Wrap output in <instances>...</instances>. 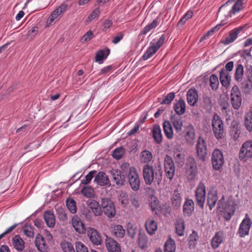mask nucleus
Returning <instances> with one entry per match:
<instances>
[{"mask_svg": "<svg viewBox=\"0 0 252 252\" xmlns=\"http://www.w3.org/2000/svg\"><path fill=\"white\" fill-rule=\"evenodd\" d=\"M143 176L146 185H150L153 183L159 184L162 180V170L160 164L154 167L146 164L143 167Z\"/></svg>", "mask_w": 252, "mask_h": 252, "instance_id": "1", "label": "nucleus"}, {"mask_svg": "<svg viewBox=\"0 0 252 252\" xmlns=\"http://www.w3.org/2000/svg\"><path fill=\"white\" fill-rule=\"evenodd\" d=\"M184 170L188 181L195 180L198 174V168L197 161L194 157L189 156L187 158Z\"/></svg>", "mask_w": 252, "mask_h": 252, "instance_id": "2", "label": "nucleus"}, {"mask_svg": "<svg viewBox=\"0 0 252 252\" xmlns=\"http://www.w3.org/2000/svg\"><path fill=\"white\" fill-rule=\"evenodd\" d=\"M212 130L215 138L219 140L224 137V127L222 120L217 113H215L212 119Z\"/></svg>", "mask_w": 252, "mask_h": 252, "instance_id": "3", "label": "nucleus"}, {"mask_svg": "<svg viewBox=\"0 0 252 252\" xmlns=\"http://www.w3.org/2000/svg\"><path fill=\"white\" fill-rule=\"evenodd\" d=\"M166 37V34L163 33L157 41L155 40H152L150 42V46L142 56V59L143 60H147L152 57L163 44Z\"/></svg>", "mask_w": 252, "mask_h": 252, "instance_id": "4", "label": "nucleus"}, {"mask_svg": "<svg viewBox=\"0 0 252 252\" xmlns=\"http://www.w3.org/2000/svg\"><path fill=\"white\" fill-rule=\"evenodd\" d=\"M102 213L108 218H114L116 214V209L115 205L113 201L109 198H101L100 201Z\"/></svg>", "mask_w": 252, "mask_h": 252, "instance_id": "5", "label": "nucleus"}, {"mask_svg": "<svg viewBox=\"0 0 252 252\" xmlns=\"http://www.w3.org/2000/svg\"><path fill=\"white\" fill-rule=\"evenodd\" d=\"M243 1L244 0H237L236 1H235V0H228L219 8V12L223 9L228 10L227 7L229 5L234 3L230 9L229 10L228 14L225 15V17L227 18L231 17L233 14H235V13L239 12L240 10L242 9Z\"/></svg>", "mask_w": 252, "mask_h": 252, "instance_id": "6", "label": "nucleus"}, {"mask_svg": "<svg viewBox=\"0 0 252 252\" xmlns=\"http://www.w3.org/2000/svg\"><path fill=\"white\" fill-rule=\"evenodd\" d=\"M230 102L232 107L238 110L242 103V95L239 87L234 85L230 91Z\"/></svg>", "mask_w": 252, "mask_h": 252, "instance_id": "7", "label": "nucleus"}, {"mask_svg": "<svg viewBox=\"0 0 252 252\" xmlns=\"http://www.w3.org/2000/svg\"><path fill=\"white\" fill-rule=\"evenodd\" d=\"M211 162L213 168L217 171L220 170L224 164V158L222 152L216 148L212 152Z\"/></svg>", "mask_w": 252, "mask_h": 252, "instance_id": "8", "label": "nucleus"}, {"mask_svg": "<svg viewBox=\"0 0 252 252\" xmlns=\"http://www.w3.org/2000/svg\"><path fill=\"white\" fill-rule=\"evenodd\" d=\"M127 179L129 184L134 191L139 190L140 186V179L137 170L134 166H131L128 172Z\"/></svg>", "mask_w": 252, "mask_h": 252, "instance_id": "9", "label": "nucleus"}, {"mask_svg": "<svg viewBox=\"0 0 252 252\" xmlns=\"http://www.w3.org/2000/svg\"><path fill=\"white\" fill-rule=\"evenodd\" d=\"M164 170L166 177L171 181L175 174V166L173 158L168 155L164 158Z\"/></svg>", "mask_w": 252, "mask_h": 252, "instance_id": "10", "label": "nucleus"}, {"mask_svg": "<svg viewBox=\"0 0 252 252\" xmlns=\"http://www.w3.org/2000/svg\"><path fill=\"white\" fill-rule=\"evenodd\" d=\"M196 157L201 161L205 162L206 160L207 153V145L203 138L199 136L197 139V144L195 146Z\"/></svg>", "mask_w": 252, "mask_h": 252, "instance_id": "11", "label": "nucleus"}, {"mask_svg": "<svg viewBox=\"0 0 252 252\" xmlns=\"http://www.w3.org/2000/svg\"><path fill=\"white\" fill-rule=\"evenodd\" d=\"M196 204L202 209L204 208L206 197V187L204 183L200 182L195 192Z\"/></svg>", "mask_w": 252, "mask_h": 252, "instance_id": "12", "label": "nucleus"}, {"mask_svg": "<svg viewBox=\"0 0 252 252\" xmlns=\"http://www.w3.org/2000/svg\"><path fill=\"white\" fill-rule=\"evenodd\" d=\"M239 157L242 160L246 161L252 158V140L245 142L240 148Z\"/></svg>", "mask_w": 252, "mask_h": 252, "instance_id": "13", "label": "nucleus"}, {"mask_svg": "<svg viewBox=\"0 0 252 252\" xmlns=\"http://www.w3.org/2000/svg\"><path fill=\"white\" fill-rule=\"evenodd\" d=\"M252 222L248 214H245V218L241 222L237 233L240 237H244L249 234Z\"/></svg>", "mask_w": 252, "mask_h": 252, "instance_id": "14", "label": "nucleus"}, {"mask_svg": "<svg viewBox=\"0 0 252 252\" xmlns=\"http://www.w3.org/2000/svg\"><path fill=\"white\" fill-rule=\"evenodd\" d=\"M111 174L113 182L117 186L122 187L125 185L126 175L122 171L118 169H113L111 171Z\"/></svg>", "mask_w": 252, "mask_h": 252, "instance_id": "15", "label": "nucleus"}, {"mask_svg": "<svg viewBox=\"0 0 252 252\" xmlns=\"http://www.w3.org/2000/svg\"><path fill=\"white\" fill-rule=\"evenodd\" d=\"M243 28L239 27L231 30L228 35L224 39L220 40V43L227 45L233 42L238 37L239 34L242 31Z\"/></svg>", "mask_w": 252, "mask_h": 252, "instance_id": "16", "label": "nucleus"}, {"mask_svg": "<svg viewBox=\"0 0 252 252\" xmlns=\"http://www.w3.org/2000/svg\"><path fill=\"white\" fill-rule=\"evenodd\" d=\"M87 234L90 240L94 245L98 246L101 244L102 242L101 237L96 229L89 227L88 229Z\"/></svg>", "mask_w": 252, "mask_h": 252, "instance_id": "17", "label": "nucleus"}, {"mask_svg": "<svg viewBox=\"0 0 252 252\" xmlns=\"http://www.w3.org/2000/svg\"><path fill=\"white\" fill-rule=\"evenodd\" d=\"M218 200V191L216 189H212L208 191L207 194V205L211 211L216 206Z\"/></svg>", "mask_w": 252, "mask_h": 252, "instance_id": "18", "label": "nucleus"}, {"mask_svg": "<svg viewBox=\"0 0 252 252\" xmlns=\"http://www.w3.org/2000/svg\"><path fill=\"white\" fill-rule=\"evenodd\" d=\"M105 246L108 252H121L120 244L112 237H107Z\"/></svg>", "mask_w": 252, "mask_h": 252, "instance_id": "19", "label": "nucleus"}, {"mask_svg": "<svg viewBox=\"0 0 252 252\" xmlns=\"http://www.w3.org/2000/svg\"><path fill=\"white\" fill-rule=\"evenodd\" d=\"M149 202L151 210L155 215H158L161 213V208L159 202L156 196L154 195H150Z\"/></svg>", "mask_w": 252, "mask_h": 252, "instance_id": "20", "label": "nucleus"}, {"mask_svg": "<svg viewBox=\"0 0 252 252\" xmlns=\"http://www.w3.org/2000/svg\"><path fill=\"white\" fill-rule=\"evenodd\" d=\"M94 182L99 186H105L110 185V182L108 176L102 171H99L95 175Z\"/></svg>", "mask_w": 252, "mask_h": 252, "instance_id": "21", "label": "nucleus"}, {"mask_svg": "<svg viewBox=\"0 0 252 252\" xmlns=\"http://www.w3.org/2000/svg\"><path fill=\"white\" fill-rule=\"evenodd\" d=\"M87 204L92 213L96 217L102 215L101 205L98 202L94 199H91L87 202Z\"/></svg>", "mask_w": 252, "mask_h": 252, "instance_id": "22", "label": "nucleus"}, {"mask_svg": "<svg viewBox=\"0 0 252 252\" xmlns=\"http://www.w3.org/2000/svg\"><path fill=\"white\" fill-rule=\"evenodd\" d=\"M72 225L76 232L80 234H85L86 232V227L82 221L77 216H74L72 218Z\"/></svg>", "mask_w": 252, "mask_h": 252, "instance_id": "23", "label": "nucleus"}, {"mask_svg": "<svg viewBox=\"0 0 252 252\" xmlns=\"http://www.w3.org/2000/svg\"><path fill=\"white\" fill-rule=\"evenodd\" d=\"M170 121L176 133L181 135L182 131L183 122L181 116L174 115L170 116Z\"/></svg>", "mask_w": 252, "mask_h": 252, "instance_id": "24", "label": "nucleus"}, {"mask_svg": "<svg viewBox=\"0 0 252 252\" xmlns=\"http://www.w3.org/2000/svg\"><path fill=\"white\" fill-rule=\"evenodd\" d=\"M224 240V234L223 231H219L216 232L211 240V247L213 249L218 248Z\"/></svg>", "mask_w": 252, "mask_h": 252, "instance_id": "25", "label": "nucleus"}, {"mask_svg": "<svg viewBox=\"0 0 252 252\" xmlns=\"http://www.w3.org/2000/svg\"><path fill=\"white\" fill-rule=\"evenodd\" d=\"M198 99V93L194 88L189 89L187 93V100L188 104L194 106Z\"/></svg>", "mask_w": 252, "mask_h": 252, "instance_id": "26", "label": "nucleus"}, {"mask_svg": "<svg viewBox=\"0 0 252 252\" xmlns=\"http://www.w3.org/2000/svg\"><path fill=\"white\" fill-rule=\"evenodd\" d=\"M194 210V203L191 199H187L183 205V212L185 216L190 217Z\"/></svg>", "mask_w": 252, "mask_h": 252, "instance_id": "27", "label": "nucleus"}, {"mask_svg": "<svg viewBox=\"0 0 252 252\" xmlns=\"http://www.w3.org/2000/svg\"><path fill=\"white\" fill-rule=\"evenodd\" d=\"M173 157L175 161L179 167H182L185 163V154L184 152L178 149L173 151Z\"/></svg>", "mask_w": 252, "mask_h": 252, "instance_id": "28", "label": "nucleus"}, {"mask_svg": "<svg viewBox=\"0 0 252 252\" xmlns=\"http://www.w3.org/2000/svg\"><path fill=\"white\" fill-rule=\"evenodd\" d=\"M230 134L232 138L237 140L241 133L240 123L237 121H233L230 127Z\"/></svg>", "mask_w": 252, "mask_h": 252, "instance_id": "29", "label": "nucleus"}, {"mask_svg": "<svg viewBox=\"0 0 252 252\" xmlns=\"http://www.w3.org/2000/svg\"><path fill=\"white\" fill-rule=\"evenodd\" d=\"M220 80L221 85L225 88H227L230 83L231 77L228 72L222 68L220 73Z\"/></svg>", "mask_w": 252, "mask_h": 252, "instance_id": "30", "label": "nucleus"}, {"mask_svg": "<svg viewBox=\"0 0 252 252\" xmlns=\"http://www.w3.org/2000/svg\"><path fill=\"white\" fill-rule=\"evenodd\" d=\"M43 218L48 227L53 228L55 226V217L53 211L50 210L45 211Z\"/></svg>", "mask_w": 252, "mask_h": 252, "instance_id": "31", "label": "nucleus"}, {"mask_svg": "<svg viewBox=\"0 0 252 252\" xmlns=\"http://www.w3.org/2000/svg\"><path fill=\"white\" fill-rule=\"evenodd\" d=\"M176 233L178 236H183L185 231V224L184 220L182 218H178L175 222Z\"/></svg>", "mask_w": 252, "mask_h": 252, "instance_id": "32", "label": "nucleus"}, {"mask_svg": "<svg viewBox=\"0 0 252 252\" xmlns=\"http://www.w3.org/2000/svg\"><path fill=\"white\" fill-rule=\"evenodd\" d=\"M12 246L18 252H22L25 249V242L19 235H16L12 238Z\"/></svg>", "mask_w": 252, "mask_h": 252, "instance_id": "33", "label": "nucleus"}, {"mask_svg": "<svg viewBox=\"0 0 252 252\" xmlns=\"http://www.w3.org/2000/svg\"><path fill=\"white\" fill-rule=\"evenodd\" d=\"M152 133L155 142L158 144H160L162 141V136L159 125H155L153 126Z\"/></svg>", "mask_w": 252, "mask_h": 252, "instance_id": "34", "label": "nucleus"}, {"mask_svg": "<svg viewBox=\"0 0 252 252\" xmlns=\"http://www.w3.org/2000/svg\"><path fill=\"white\" fill-rule=\"evenodd\" d=\"M145 226L147 233L150 235L155 234L158 229V223L152 218H149L146 220Z\"/></svg>", "mask_w": 252, "mask_h": 252, "instance_id": "35", "label": "nucleus"}, {"mask_svg": "<svg viewBox=\"0 0 252 252\" xmlns=\"http://www.w3.org/2000/svg\"><path fill=\"white\" fill-rule=\"evenodd\" d=\"M186 105L184 100L181 98L179 101L174 103L173 108L176 113L179 116L183 115L186 112Z\"/></svg>", "mask_w": 252, "mask_h": 252, "instance_id": "36", "label": "nucleus"}, {"mask_svg": "<svg viewBox=\"0 0 252 252\" xmlns=\"http://www.w3.org/2000/svg\"><path fill=\"white\" fill-rule=\"evenodd\" d=\"M244 67L241 63H238L236 65L235 73L234 74V79L235 81L238 83L242 82L244 78Z\"/></svg>", "mask_w": 252, "mask_h": 252, "instance_id": "37", "label": "nucleus"}, {"mask_svg": "<svg viewBox=\"0 0 252 252\" xmlns=\"http://www.w3.org/2000/svg\"><path fill=\"white\" fill-rule=\"evenodd\" d=\"M110 50L109 48H106L105 49L99 50L95 54V61L99 63H102V61L107 58L110 54Z\"/></svg>", "mask_w": 252, "mask_h": 252, "instance_id": "38", "label": "nucleus"}, {"mask_svg": "<svg viewBox=\"0 0 252 252\" xmlns=\"http://www.w3.org/2000/svg\"><path fill=\"white\" fill-rule=\"evenodd\" d=\"M35 244L38 250L40 252H48V247L45 244L44 238L41 236L36 238Z\"/></svg>", "mask_w": 252, "mask_h": 252, "instance_id": "39", "label": "nucleus"}, {"mask_svg": "<svg viewBox=\"0 0 252 252\" xmlns=\"http://www.w3.org/2000/svg\"><path fill=\"white\" fill-rule=\"evenodd\" d=\"M171 199L172 205L174 208L178 209L180 207L182 197L178 189H175L174 191Z\"/></svg>", "mask_w": 252, "mask_h": 252, "instance_id": "40", "label": "nucleus"}, {"mask_svg": "<svg viewBox=\"0 0 252 252\" xmlns=\"http://www.w3.org/2000/svg\"><path fill=\"white\" fill-rule=\"evenodd\" d=\"M159 17L158 16L151 24H149L143 29L140 33V35H145L152 29L156 28L159 23Z\"/></svg>", "mask_w": 252, "mask_h": 252, "instance_id": "41", "label": "nucleus"}, {"mask_svg": "<svg viewBox=\"0 0 252 252\" xmlns=\"http://www.w3.org/2000/svg\"><path fill=\"white\" fill-rule=\"evenodd\" d=\"M125 233V230L123 228V227L120 224L115 225L112 231V235L118 239L124 238Z\"/></svg>", "mask_w": 252, "mask_h": 252, "instance_id": "42", "label": "nucleus"}, {"mask_svg": "<svg viewBox=\"0 0 252 252\" xmlns=\"http://www.w3.org/2000/svg\"><path fill=\"white\" fill-rule=\"evenodd\" d=\"M244 125L248 131L252 132V106L245 116Z\"/></svg>", "mask_w": 252, "mask_h": 252, "instance_id": "43", "label": "nucleus"}, {"mask_svg": "<svg viewBox=\"0 0 252 252\" xmlns=\"http://www.w3.org/2000/svg\"><path fill=\"white\" fill-rule=\"evenodd\" d=\"M153 158L152 153L148 150H145L141 153L140 161L141 163L148 164L153 160Z\"/></svg>", "mask_w": 252, "mask_h": 252, "instance_id": "44", "label": "nucleus"}, {"mask_svg": "<svg viewBox=\"0 0 252 252\" xmlns=\"http://www.w3.org/2000/svg\"><path fill=\"white\" fill-rule=\"evenodd\" d=\"M163 128L164 134L168 139H171L173 137V130L170 122L165 121L163 124Z\"/></svg>", "mask_w": 252, "mask_h": 252, "instance_id": "45", "label": "nucleus"}, {"mask_svg": "<svg viewBox=\"0 0 252 252\" xmlns=\"http://www.w3.org/2000/svg\"><path fill=\"white\" fill-rule=\"evenodd\" d=\"M198 239V235L197 233L195 230H193L189 237L188 245L190 249H194L196 247Z\"/></svg>", "mask_w": 252, "mask_h": 252, "instance_id": "46", "label": "nucleus"}, {"mask_svg": "<svg viewBox=\"0 0 252 252\" xmlns=\"http://www.w3.org/2000/svg\"><path fill=\"white\" fill-rule=\"evenodd\" d=\"M240 83V88L242 93L246 94H249L251 93V88L252 87V82H250L249 81L244 79Z\"/></svg>", "mask_w": 252, "mask_h": 252, "instance_id": "47", "label": "nucleus"}, {"mask_svg": "<svg viewBox=\"0 0 252 252\" xmlns=\"http://www.w3.org/2000/svg\"><path fill=\"white\" fill-rule=\"evenodd\" d=\"M176 245L175 241L171 238H169L164 244V252H175Z\"/></svg>", "mask_w": 252, "mask_h": 252, "instance_id": "48", "label": "nucleus"}, {"mask_svg": "<svg viewBox=\"0 0 252 252\" xmlns=\"http://www.w3.org/2000/svg\"><path fill=\"white\" fill-rule=\"evenodd\" d=\"M61 247L63 252H76L73 245L66 240H63L61 243Z\"/></svg>", "mask_w": 252, "mask_h": 252, "instance_id": "49", "label": "nucleus"}, {"mask_svg": "<svg viewBox=\"0 0 252 252\" xmlns=\"http://www.w3.org/2000/svg\"><path fill=\"white\" fill-rule=\"evenodd\" d=\"M66 205L68 210L72 214L77 211L76 204L75 201L71 197L68 198L66 200Z\"/></svg>", "mask_w": 252, "mask_h": 252, "instance_id": "50", "label": "nucleus"}, {"mask_svg": "<svg viewBox=\"0 0 252 252\" xmlns=\"http://www.w3.org/2000/svg\"><path fill=\"white\" fill-rule=\"evenodd\" d=\"M220 109L223 114L226 116L228 115L231 112V107L229 103L226 100L221 101L220 103Z\"/></svg>", "mask_w": 252, "mask_h": 252, "instance_id": "51", "label": "nucleus"}, {"mask_svg": "<svg viewBox=\"0 0 252 252\" xmlns=\"http://www.w3.org/2000/svg\"><path fill=\"white\" fill-rule=\"evenodd\" d=\"M193 16V11L192 10H188L185 14L181 18L177 24L178 27H182L186 22L187 20L192 18Z\"/></svg>", "mask_w": 252, "mask_h": 252, "instance_id": "52", "label": "nucleus"}, {"mask_svg": "<svg viewBox=\"0 0 252 252\" xmlns=\"http://www.w3.org/2000/svg\"><path fill=\"white\" fill-rule=\"evenodd\" d=\"M203 108L206 110H211L213 107V103L211 97L207 95H204L203 97Z\"/></svg>", "mask_w": 252, "mask_h": 252, "instance_id": "53", "label": "nucleus"}, {"mask_svg": "<svg viewBox=\"0 0 252 252\" xmlns=\"http://www.w3.org/2000/svg\"><path fill=\"white\" fill-rule=\"evenodd\" d=\"M56 213L58 218L60 220L66 221L67 220V216L65 210L62 207H58L56 209Z\"/></svg>", "mask_w": 252, "mask_h": 252, "instance_id": "54", "label": "nucleus"}, {"mask_svg": "<svg viewBox=\"0 0 252 252\" xmlns=\"http://www.w3.org/2000/svg\"><path fill=\"white\" fill-rule=\"evenodd\" d=\"M210 87L213 90H216L218 88V86L219 85V79L218 76L215 74H213L210 76Z\"/></svg>", "mask_w": 252, "mask_h": 252, "instance_id": "55", "label": "nucleus"}, {"mask_svg": "<svg viewBox=\"0 0 252 252\" xmlns=\"http://www.w3.org/2000/svg\"><path fill=\"white\" fill-rule=\"evenodd\" d=\"M81 192L85 196L91 198L94 195V189L90 186L84 187L81 190Z\"/></svg>", "mask_w": 252, "mask_h": 252, "instance_id": "56", "label": "nucleus"}, {"mask_svg": "<svg viewBox=\"0 0 252 252\" xmlns=\"http://www.w3.org/2000/svg\"><path fill=\"white\" fill-rule=\"evenodd\" d=\"M125 149L123 147H120L115 149L112 154V157L116 159H120L124 155Z\"/></svg>", "mask_w": 252, "mask_h": 252, "instance_id": "57", "label": "nucleus"}, {"mask_svg": "<svg viewBox=\"0 0 252 252\" xmlns=\"http://www.w3.org/2000/svg\"><path fill=\"white\" fill-rule=\"evenodd\" d=\"M97 173L96 170L91 171L87 175L85 176V178L81 181V184L83 185H88L90 183L93 178L95 177Z\"/></svg>", "mask_w": 252, "mask_h": 252, "instance_id": "58", "label": "nucleus"}, {"mask_svg": "<svg viewBox=\"0 0 252 252\" xmlns=\"http://www.w3.org/2000/svg\"><path fill=\"white\" fill-rule=\"evenodd\" d=\"M185 137L188 141H191L194 139V129L192 126H189L187 128V132L185 134Z\"/></svg>", "mask_w": 252, "mask_h": 252, "instance_id": "59", "label": "nucleus"}, {"mask_svg": "<svg viewBox=\"0 0 252 252\" xmlns=\"http://www.w3.org/2000/svg\"><path fill=\"white\" fill-rule=\"evenodd\" d=\"M175 93L171 92L168 94L161 101H160V100H158V102H160L161 104H169L173 101L175 98ZM158 99H159V98H158Z\"/></svg>", "mask_w": 252, "mask_h": 252, "instance_id": "60", "label": "nucleus"}, {"mask_svg": "<svg viewBox=\"0 0 252 252\" xmlns=\"http://www.w3.org/2000/svg\"><path fill=\"white\" fill-rule=\"evenodd\" d=\"M23 230L24 234L28 237L32 238L34 236L33 228L32 226L25 224L23 227Z\"/></svg>", "mask_w": 252, "mask_h": 252, "instance_id": "61", "label": "nucleus"}, {"mask_svg": "<svg viewBox=\"0 0 252 252\" xmlns=\"http://www.w3.org/2000/svg\"><path fill=\"white\" fill-rule=\"evenodd\" d=\"M76 252H89L87 247L80 241H77L75 243Z\"/></svg>", "mask_w": 252, "mask_h": 252, "instance_id": "62", "label": "nucleus"}, {"mask_svg": "<svg viewBox=\"0 0 252 252\" xmlns=\"http://www.w3.org/2000/svg\"><path fill=\"white\" fill-rule=\"evenodd\" d=\"M126 231L128 236L133 238L136 233V229L133 227L131 223H128L126 225Z\"/></svg>", "mask_w": 252, "mask_h": 252, "instance_id": "63", "label": "nucleus"}, {"mask_svg": "<svg viewBox=\"0 0 252 252\" xmlns=\"http://www.w3.org/2000/svg\"><path fill=\"white\" fill-rule=\"evenodd\" d=\"M226 209L224 196L223 195L221 199L219 200L217 205V209L220 212H223Z\"/></svg>", "mask_w": 252, "mask_h": 252, "instance_id": "64", "label": "nucleus"}]
</instances>
